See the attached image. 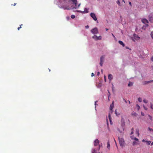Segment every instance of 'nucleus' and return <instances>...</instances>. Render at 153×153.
Here are the masks:
<instances>
[{"label": "nucleus", "mask_w": 153, "mask_h": 153, "mask_svg": "<svg viewBox=\"0 0 153 153\" xmlns=\"http://www.w3.org/2000/svg\"><path fill=\"white\" fill-rule=\"evenodd\" d=\"M149 26V25L148 24H146L145 25L143 26L142 27V29H145L147 27H148Z\"/></svg>", "instance_id": "nucleus-20"}, {"label": "nucleus", "mask_w": 153, "mask_h": 153, "mask_svg": "<svg viewBox=\"0 0 153 153\" xmlns=\"http://www.w3.org/2000/svg\"><path fill=\"white\" fill-rule=\"evenodd\" d=\"M136 106L137 107V109H138V110H139L140 109V106L138 104Z\"/></svg>", "instance_id": "nucleus-36"}, {"label": "nucleus", "mask_w": 153, "mask_h": 153, "mask_svg": "<svg viewBox=\"0 0 153 153\" xmlns=\"http://www.w3.org/2000/svg\"><path fill=\"white\" fill-rule=\"evenodd\" d=\"M92 153H96V150L95 149H93L92 151ZM98 153H100V152H98Z\"/></svg>", "instance_id": "nucleus-21"}, {"label": "nucleus", "mask_w": 153, "mask_h": 153, "mask_svg": "<svg viewBox=\"0 0 153 153\" xmlns=\"http://www.w3.org/2000/svg\"><path fill=\"white\" fill-rule=\"evenodd\" d=\"M118 42L120 45H121L123 47H124L125 46V44L122 41H119Z\"/></svg>", "instance_id": "nucleus-16"}, {"label": "nucleus", "mask_w": 153, "mask_h": 153, "mask_svg": "<svg viewBox=\"0 0 153 153\" xmlns=\"http://www.w3.org/2000/svg\"><path fill=\"white\" fill-rule=\"evenodd\" d=\"M91 17L92 19L95 21H96L97 20V19L95 16V14L94 13H91L90 14Z\"/></svg>", "instance_id": "nucleus-3"}, {"label": "nucleus", "mask_w": 153, "mask_h": 153, "mask_svg": "<svg viewBox=\"0 0 153 153\" xmlns=\"http://www.w3.org/2000/svg\"><path fill=\"white\" fill-rule=\"evenodd\" d=\"M150 108L152 109H153V104L152 103H150Z\"/></svg>", "instance_id": "nucleus-27"}, {"label": "nucleus", "mask_w": 153, "mask_h": 153, "mask_svg": "<svg viewBox=\"0 0 153 153\" xmlns=\"http://www.w3.org/2000/svg\"><path fill=\"white\" fill-rule=\"evenodd\" d=\"M16 4V3H15L14 4V5L15 6V5Z\"/></svg>", "instance_id": "nucleus-64"}, {"label": "nucleus", "mask_w": 153, "mask_h": 153, "mask_svg": "<svg viewBox=\"0 0 153 153\" xmlns=\"http://www.w3.org/2000/svg\"><path fill=\"white\" fill-rule=\"evenodd\" d=\"M129 5H130V6H132V5H131V2H130V1H129Z\"/></svg>", "instance_id": "nucleus-47"}, {"label": "nucleus", "mask_w": 153, "mask_h": 153, "mask_svg": "<svg viewBox=\"0 0 153 153\" xmlns=\"http://www.w3.org/2000/svg\"><path fill=\"white\" fill-rule=\"evenodd\" d=\"M103 62H100V65L101 66H102V65H103Z\"/></svg>", "instance_id": "nucleus-39"}, {"label": "nucleus", "mask_w": 153, "mask_h": 153, "mask_svg": "<svg viewBox=\"0 0 153 153\" xmlns=\"http://www.w3.org/2000/svg\"><path fill=\"white\" fill-rule=\"evenodd\" d=\"M149 20L151 22H153V13H150L149 15Z\"/></svg>", "instance_id": "nucleus-4"}, {"label": "nucleus", "mask_w": 153, "mask_h": 153, "mask_svg": "<svg viewBox=\"0 0 153 153\" xmlns=\"http://www.w3.org/2000/svg\"><path fill=\"white\" fill-rule=\"evenodd\" d=\"M141 115L143 116H144V113L143 112H141Z\"/></svg>", "instance_id": "nucleus-49"}, {"label": "nucleus", "mask_w": 153, "mask_h": 153, "mask_svg": "<svg viewBox=\"0 0 153 153\" xmlns=\"http://www.w3.org/2000/svg\"><path fill=\"white\" fill-rule=\"evenodd\" d=\"M141 21L143 23H144V24L148 23H149V22L147 20L145 19H142L141 20Z\"/></svg>", "instance_id": "nucleus-10"}, {"label": "nucleus", "mask_w": 153, "mask_h": 153, "mask_svg": "<svg viewBox=\"0 0 153 153\" xmlns=\"http://www.w3.org/2000/svg\"><path fill=\"white\" fill-rule=\"evenodd\" d=\"M150 35L151 37L153 39V31H152L151 32Z\"/></svg>", "instance_id": "nucleus-29"}, {"label": "nucleus", "mask_w": 153, "mask_h": 153, "mask_svg": "<svg viewBox=\"0 0 153 153\" xmlns=\"http://www.w3.org/2000/svg\"><path fill=\"white\" fill-rule=\"evenodd\" d=\"M20 25V27H18V30H19V29L21 28V25Z\"/></svg>", "instance_id": "nucleus-45"}, {"label": "nucleus", "mask_w": 153, "mask_h": 153, "mask_svg": "<svg viewBox=\"0 0 153 153\" xmlns=\"http://www.w3.org/2000/svg\"><path fill=\"white\" fill-rule=\"evenodd\" d=\"M138 100L140 102H141L142 101V99L140 97H139L138 98Z\"/></svg>", "instance_id": "nucleus-25"}, {"label": "nucleus", "mask_w": 153, "mask_h": 153, "mask_svg": "<svg viewBox=\"0 0 153 153\" xmlns=\"http://www.w3.org/2000/svg\"><path fill=\"white\" fill-rule=\"evenodd\" d=\"M148 129L150 131H153V129L152 128H150L149 127Z\"/></svg>", "instance_id": "nucleus-33"}, {"label": "nucleus", "mask_w": 153, "mask_h": 153, "mask_svg": "<svg viewBox=\"0 0 153 153\" xmlns=\"http://www.w3.org/2000/svg\"><path fill=\"white\" fill-rule=\"evenodd\" d=\"M91 76L92 77L93 76H94V73H92L91 74Z\"/></svg>", "instance_id": "nucleus-44"}, {"label": "nucleus", "mask_w": 153, "mask_h": 153, "mask_svg": "<svg viewBox=\"0 0 153 153\" xmlns=\"http://www.w3.org/2000/svg\"><path fill=\"white\" fill-rule=\"evenodd\" d=\"M108 100H109V98L110 97V93L108 90Z\"/></svg>", "instance_id": "nucleus-22"}, {"label": "nucleus", "mask_w": 153, "mask_h": 153, "mask_svg": "<svg viewBox=\"0 0 153 153\" xmlns=\"http://www.w3.org/2000/svg\"><path fill=\"white\" fill-rule=\"evenodd\" d=\"M105 30H106L107 31L108 30V29L107 28H106Z\"/></svg>", "instance_id": "nucleus-61"}, {"label": "nucleus", "mask_w": 153, "mask_h": 153, "mask_svg": "<svg viewBox=\"0 0 153 153\" xmlns=\"http://www.w3.org/2000/svg\"><path fill=\"white\" fill-rule=\"evenodd\" d=\"M134 128H132L131 129V130L132 131L134 130Z\"/></svg>", "instance_id": "nucleus-57"}, {"label": "nucleus", "mask_w": 153, "mask_h": 153, "mask_svg": "<svg viewBox=\"0 0 153 153\" xmlns=\"http://www.w3.org/2000/svg\"><path fill=\"white\" fill-rule=\"evenodd\" d=\"M108 78L110 80H111L113 79V76L111 74H109L108 75Z\"/></svg>", "instance_id": "nucleus-11"}, {"label": "nucleus", "mask_w": 153, "mask_h": 153, "mask_svg": "<svg viewBox=\"0 0 153 153\" xmlns=\"http://www.w3.org/2000/svg\"><path fill=\"white\" fill-rule=\"evenodd\" d=\"M123 100L126 103H127V101L125 99H123Z\"/></svg>", "instance_id": "nucleus-53"}, {"label": "nucleus", "mask_w": 153, "mask_h": 153, "mask_svg": "<svg viewBox=\"0 0 153 153\" xmlns=\"http://www.w3.org/2000/svg\"><path fill=\"white\" fill-rule=\"evenodd\" d=\"M100 145H99V148L98 149V150H100Z\"/></svg>", "instance_id": "nucleus-54"}, {"label": "nucleus", "mask_w": 153, "mask_h": 153, "mask_svg": "<svg viewBox=\"0 0 153 153\" xmlns=\"http://www.w3.org/2000/svg\"><path fill=\"white\" fill-rule=\"evenodd\" d=\"M151 141H146V144H148V145H149L151 143Z\"/></svg>", "instance_id": "nucleus-23"}, {"label": "nucleus", "mask_w": 153, "mask_h": 153, "mask_svg": "<svg viewBox=\"0 0 153 153\" xmlns=\"http://www.w3.org/2000/svg\"><path fill=\"white\" fill-rule=\"evenodd\" d=\"M151 67L152 70H153V66H152Z\"/></svg>", "instance_id": "nucleus-60"}, {"label": "nucleus", "mask_w": 153, "mask_h": 153, "mask_svg": "<svg viewBox=\"0 0 153 153\" xmlns=\"http://www.w3.org/2000/svg\"><path fill=\"white\" fill-rule=\"evenodd\" d=\"M111 34H112V36H113V37L114 38H115V36H114V34H113V33H111Z\"/></svg>", "instance_id": "nucleus-52"}, {"label": "nucleus", "mask_w": 153, "mask_h": 153, "mask_svg": "<svg viewBox=\"0 0 153 153\" xmlns=\"http://www.w3.org/2000/svg\"><path fill=\"white\" fill-rule=\"evenodd\" d=\"M136 143V142L135 141H134L133 143V146L135 145Z\"/></svg>", "instance_id": "nucleus-40"}, {"label": "nucleus", "mask_w": 153, "mask_h": 153, "mask_svg": "<svg viewBox=\"0 0 153 153\" xmlns=\"http://www.w3.org/2000/svg\"><path fill=\"white\" fill-rule=\"evenodd\" d=\"M99 143V141L98 139H96L94 141V145L95 146H97L98 145Z\"/></svg>", "instance_id": "nucleus-8"}, {"label": "nucleus", "mask_w": 153, "mask_h": 153, "mask_svg": "<svg viewBox=\"0 0 153 153\" xmlns=\"http://www.w3.org/2000/svg\"><path fill=\"white\" fill-rule=\"evenodd\" d=\"M151 60L152 61H153V58L152 57L151 58Z\"/></svg>", "instance_id": "nucleus-58"}, {"label": "nucleus", "mask_w": 153, "mask_h": 153, "mask_svg": "<svg viewBox=\"0 0 153 153\" xmlns=\"http://www.w3.org/2000/svg\"><path fill=\"white\" fill-rule=\"evenodd\" d=\"M148 116L149 117V118L151 120H152V117L150 115H148Z\"/></svg>", "instance_id": "nucleus-37"}, {"label": "nucleus", "mask_w": 153, "mask_h": 153, "mask_svg": "<svg viewBox=\"0 0 153 153\" xmlns=\"http://www.w3.org/2000/svg\"><path fill=\"white\" fill-rule=\"evenodd\" d=\"M97 39H98V40H101L102 39L101 36H100L98 37L97 36Z\"/></svg>", "instance_id": "nucleus-28"}, {"label": "nucleus", "mask_w": 153, "mask_h": 153, "mask_svg": "<svg viewBox=\"0 0 153 153\" xmlns=\"http://www.w3.org/2000/svg\"><path fill=\"white\" fill-rule=\"evenodd\" d=\"M88 8L87 9V8H84V11L83 12H82L80 11H77L80 12L81 13L83 12V13H87L88 12Z\"/></svg>", "instance_id": "nucleus-9"}, {"label": "nucleus", "mask_w": 153, "mask_h": 153, "mask_svg": "<svg viewBox=\"0 0 153 153\" xmlns=\"http://www.w3.org/2000/svg\"><path fill=\"white\" fill-rule=\"evenodd\" d=\"M131 114L132 116L136 117L137 115V114L135 112L133 111L131 113Z\"/></svg>", "instance_id": "nucleus-17"}, {"label": "nucleus", "mask_w": 153, "mask_h": 153, "mask_svg": "<svg viewBox=\"0 0 153 153\" xmlns=\"http://www.w3.org/2000/svg\"><path fill=\"white\" fill-rule=\"evenodd\" d=\"M105 58V56H103L100 57V62H103Z\"/></svg>", "instance_id": "nucleus-13"}, {"label": "nucleus", "mask_w": 153, "mask_h": 153, "mask_svg": "<svg viewBox=\"0 0 153 153\" xmlns=\"http://www.w3.org/2000/svg\"><path fill=\"white\" fill-rule=\"evenodd\" d=\"M133 133H134V132H133V131H132L131 132V134H133Z\"/></svg>", "instance_id": "nucleus-55"}, {"label": "nucleus", "mask_w": 153, "mask_h": 153, "mask_svg": "<svg viewBox=\"0 0 153 153\" xmlns=\"http://www.w3.org/2000/svg\"><path fill=\"white\" fill-rule=\"evenodd\" d=\"M143 102L145 103H147L148 102V100H146L145 99H144Z\"/></svg>", "instance_id": "nucleus-24"}, {"label": "nucleus", "mask_w": 153, "mask_h": 153, "mask_svg": "<svg viewBox=\"0 0 153 153\" xmlns=\"http://www.w3.org/2000/svg\"><path fill=\"white\" fill-rule=\"evenodd\" d=\"M60 8H63L64 10H69L70 9V8H69L67 6H62L61 7H60Z\"/></svg>", "instance_id": "nucleus-15"}, {"label": "nucleus", "mask_w": 153, "mask_h": 153, "mask_svg": "<svg viewBox=\"0 0 153 153\" xmlns=\"http://www.w3.org/2000/svg\"><path fill=\"white\" fill-rule=\"evenodd\" d=\"M119 143L120 145V146L122 147L124 146L125 141L124 139L122 138H120L119 137H118Z\"/></svg>", "instance_id": "nucleus-1"}, {"label": "nucleus", "mask_w": 153, "mask_h": 153, "mask_svg": "<svg viewBox=\"0 0 153 153\" xmlns=\"http://www.w3.org/2000/svg\"><path fill=\"white\" fill-rule=\"evenodd\" d=\"M142 142H146V140L145 139H143L142 140Z\"/></svg>", "instance_id": "nucleus-46"}, {"label": "nucleus", "mask_w": 153, "mask_h": 153, "mask_svg": "<svg viewBox=\"0 0 153 153\" xmlns=\"http://www.w3.org/2000/svg\"><path fill=\"white\" fill-rule=\"evenodd\" d=\"M128 102H129V103L130 104V102L129 100L128 101Z\"/></svg>", "instance_id": "nucleus-63"}, {"label": "nucleus", "mask_w": 153, "mask_h": 153, "mask_svg": "<svg viewBox=\"0 0 153 153\" xmlns=\"http://www.w3.org/2000/svg\"><path fill=\"white\" fill-rule=\"evenodd\" d=\"M153 145V142H152V143L151 144V145L152 146Z\"/></svg>", "instance_id": "nucleus-59"}, {"label": "nucleus", "mask_w": 153, "mask_h": 153, "mask_svg": "<svg viewBox=\"0 0 153 153\" xmlns=\"http://www.w3.org/2000/svg\"><path fill=\"white\" fill-rule=\"evenodd\" d=\"M143 107L145 110H148V108L146 107L144 105H143Z\"/></svg>", "instance_id": "nucleus-38"}, {"label": "nucleus", "mask_w": 153, "mask_h": 153, "mask_svg": "<svg viewBox=\"0 0 153 153\" xmlns=\"http://www.w3.org/2000/svg\"><path fill=\"white\" fill-rule=\"evenodd\" d=\"M80 4H79V5L78 6V7H79L80 6Z\"/></svg>", "instance_id": "nucleus-56"}, {"label": "nucleus", "mask_w": 153, "mask_h": 153, "mask_svg": "<svg viewBox=\"0 0 153 153\" xmlns=\"http://www.w3.org/2000/svg\"><path fill=\"white\" fill-rule=\"evenodd\" d=\"M92 38L94 39L95 40H97V36L96 35H94V36H93L92 37Z\"/></svg>", "instance_id": "nucleus-18"}, {"label": "nucleus", "mask_w": 153, "mask_h": 153, "mask_svg": "<svg viewBox=\"0 0 153 153\" xmlns=\"http://www.w3.org/2000/svg\"><path fill=\"white\" fill-rule=\"evenodd\" d=\"M115 114H116V115L117 116H118V115H120V114H118L117 113V111L116 110L115 111Z\"/></svg>", "instance_id": "nucleus-35"}, {"label": "nucleus", "mask_w": 153, "mask_h": 153, "mask_svg": "<svg viewBox=\"0 0 153 153\" xmlns=\"http://www.w3.org/2000/svg\"><path fill=\"white\" fill-rule=\"evenodd\" d=\"M139 39H140V37H139L136 34H134V38L132 40L134 42L135 41V40H138Z\"/></svg>", "instance_id": "nucleus-5"}, {"label": "nucleus", "mask_w": 153, "mask_h": 153, "mask_svg": "<svg viewBox=\"0 0 153 153\" xmlns=\"http://www.w3.org/2000/svg\"><path fill=\"white\" fill-rule=\"evenodd\" d=\"M117 3L120 6V0H117Z\"/></svg>", "instance_id": "nucleus-31"}, {"label": "nucleus", "mask_w": 153, "mask_h": 153, "mask_svg": "<svg viewBox=\"0 0 153 153\" xmlns=\"http://www.w3.org/2000/svg\"><path fill=\"white\" fill-rule=\"evenodd\" d=\"M153 82V80L146 81H145L143 82V84L144 85H146L147 84Z\"/></svg>", "instance_id": "nucleus-7"}, {"label": "nucleus", "mask_w": 153, "mask_h": 153, "mask_svg": "<svg viewBox=\"0 0 153 153\" xmlns=\"http://www.w3.org/2000/svg\"><path fill=\"white\" fill-rule=\"evenodd\" d=\"M100 74V72H97V75H98V76H99V75Z\"/></svg>", "instance_id": "nucleus-50"}, {"label": "nucleus", "mask_w": 153, "mask_h": 153, "mask_svg": "<svg viewBox=\"0 0 153 153\" xmlns=\"http://www.w3.org/2000/svg\"><path fill=\"white\" fill-rule=\"evenodd\" d=\"M122 1H123V2H124V3H125V1H124V0H123Z\"/></svg>", "instance_id": "nucleus-62"}, {"label": "nucleus", "mask_w": 153, "mask_h": 153, "mask_svg": "<svg viewBox=\"0 0 153 153\" xmlns=\"http://www.w3.org/2000/svg\"><path fill=\"white\" fill-rule=\"evenodd\" d=\"M91 31V33L94 34H97L98 33L97 28L96 27L92 29Z\"/></svg>", "instance_id": "nucleus-2"}, {"label": "nucleus", "mask_w": 153, "mask_h": 153, "mask_svg": "<svg viewBox=\"0 0 153 153\" xmlns=\"http://www.w3.org/2000/svg\"><path fill=\"white\" fill-rule=\"evenodd\" d=\"M126 48L127 49H130L128 47H127V46H126Z\"/></svg>", "instance_id": "nucleus-51"}, {"label": "nucleus", "mask_w": 153, "mask_h": 153, "mask_svg": "<svg viewBox=\"0 0 153 153\" xmlns=\"http://www.w3.org/2000/svg\"><path fill=\"white\" fill-rule=\"evenodd\" d=\"M85 27L86 29H88L89 27V26L88 25H87L85 26Z\"/></svg>", "instance_id": "nucleus-42"}, {"label": "nucleus", "mask_w": 153, "mask_h": 153, "mask_svg": "<svg viewBox=\"0 0 153 153\" xmlns=\"http://www.w3.org/2000/svg\"><path fill=\"white\" fill-rule=\"evenodd\" d=\"M72 1L74 4H75V6L76 7L77 4V0H71Z\"/></svg>", "instance_id": "nucleus-14"}, {"label": "nucleus", "mask_w": 153, "mask_h": 153, "mask_svg": "<svg viewBox=\"0 0 153 153\" xmlns=\"http://www.w3.org/2000/svg\"><path fill=\"white\" fill-rule=\"evenodd\" d=\"M133 85V82H129L128 83V86L129 87H130L132 86Z\"/></svg>", "instance_id": "nucleus-19"}, {"label": "nucleus", "mask_w": 153, "mask_h": 153, "mask_svg": "<svg viewBox=\"0 0 153 153\" xmlns=\"http://www.w3.org/2000/svg\"><path fill=\"white\" fill-rule=\"evenodd\" d=\"M104 81H105V82H106V76H104Z\"/></svg>", "instance_id": "nucleus-43"}, {"label": "nucleus", "mask_w": 153, "mask_h": 153, "mask_svg": "<svg viewBox=\"0 0 153 153\" xmlns=\"http://www.w3.org/2000/svg\"><path fill=\"white\" fill-rule=\"evenodd\" d=\"M134 140H136V141H138V139L136 137H135L134 138Z\"/></svg>", "instance_id": "nucleus-41"}, {"label": "nucleus", "mask_w": 153, "mask_h": 153, "mask_svg": "<svg viewBox=\"0 0 153 153\" xmlns=\"http://www.w3.org/2000/svg\"><path fill=\"white\" fill-rule=\"evenodd\" d=\"M114 108V104H113V102L112 103L111 105H110V110L111 111V113H112L113 112V111H112V110L113 109V108Z\"/></svg>", "instance_id": "nucleus-12"}, {"label": "nucleus", "mask_w": 153, "mask_h": 153, "mask_svg": "<svg viewBox=\"0 0 153 153\" xmlns=\"http://www.w3.org/2000/svg\"><path fill=\"white\" fill-rule=\"evenodd\" d=\"M110 145L109 142H108L107 143V148H109L110 147Z\"/></svg>", "instance_id": "nucleus-32"}, {"label": "nucleus", "mask_w": 153, "mask_h": 153, "mask_svg": "<svg viewBox=\"0 0 153 153\" xmlns=\"http://www.w3.org/2000/svg\"><path fill=\"white\" fill-rule=\"evenodd\" d=\"M75 18V16L74 15H72L71 16V18L74 19Z\"/></svg>", "instance_id": "nucleus-30"}, {"label": "nucleus", "mask_w": 153, "mask_h": 153, "mask_svg": "<svg viewBox=\"0 0 153 153\" xmlns=\"http://www.w3.org/2000/svg\"><path fill=\"white\" fill-rule=\"evenodd\" d=\"M121 126L122 127L123 129H124V127L125 125V122L123 118H122L121 120Z\"/></svg>", "instance_id": "nucleus-6"}, {"label": "nucleus", "mask_w": 153, "mask_h": 153, "mask_svg": "<svg viewBox=\"0 0 153 153\" xmlns=\"http://www.w3.org/2000/svg\"><path fill=\"white\" fill-rule=\"evenodd\" d=\"M97 102V101H95V105H96V102ZM96 106H95V108H96Z\"/></svg>", "instance_id": "nucleus-48"}, {"label": "nucleus", "mask_w": 153, "mask_h": 153, "mask_svg": "<svg viewBox=\"0 0 153 153\" xmlns=\"http://www.w3.org/2000/svg\"><path fill=\"white\" fill-rule=\"evenodd\" d=\"M108 118L110 122H111V117L110 112H109L108 115Z\"/></svg>", "instance_id": "nucleus-26"}, {"label": "nucleus", "mask_w": 153, "mask_h": 153, "mask_svg": "<svg viewBox=\"0 0 153 153\" xmlns=\"http://www.w3.org/2000/svg\"><path fill=\"white\" fill-rule=\"evenodd\" d=\"M136 132H137V135L138 136H139V130H136Z\"/></svg>", "instance_id": "nucleus-34"}]
</instances>
